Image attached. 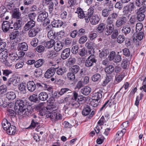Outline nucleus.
<instances>
[{"mask_svg": "<svg viewBox=\"0 0 146 146\" xmlns=\"http://www.w3.org/2000/svg\"><path fill=\"white\" fill-rule=\"evenodd\" d=\"M26 102V100L20 99L17 100L15 104V109L17 110L18 115L23 117L29 116L31 114L28 110L25 108Z\"/></svg>", "mask_w": 146, "mask_h": 146, "instance_id": "f257e3e1", "label": "nucleus"}, {"mask_svg": "<svg viewBox=\"0 0 146 146\" xmlns=\"http://www.w3.org/2000/svg\"><path fill=\"white\" fill-rule=\"evenodd\" d=\"M73 94V97L70 101L69 105L74 108H77L84 102L85 98L83 96H78V94L75 91H74Z\"/></svg>", "mask_w": 146, "mask_h": 146, "instance_id": "f03ea898", "label": "nucleus"}, {"mask_svg": "<svg viewBox=\"0 0 146 146\" xmlns=\"http://www.w3.org/2000/svg\"><path fill=\"white\" fill-rule=\"evenodd\" d=\"M88 53L90 55L88 57L85 61V65L87 67H90L93 66L94 63H96L97 60L95 56L92 53L94 52V50H89Z\"/></svg>", "mask_w": 146, "mask_h": 146, "instance_id": "7ed1b4c3", "label": "nucleus"}, {"mask_svg": "<svg viewBox=\"0 0 146 146\" xmlns=\"http://www.w3.org/2000/svg\"><path fill=\"white\" fill-rule=\"evenodd\" d=\"M46 117L47 118H50L52 121L61 119L62 116L59 113L55 112H48L46 113Z\"/></svg>", "mask_w": 146, "mask_h": 146, "instance_id": "20e7f679", "label": "nucleus"}, {"mask_svg": "<svg viewBox=\"0 0 146 146\" xmlns=\"http://www.w3.org/2000/svg\"><path fill=\"white\" fill-rule=\"evenodd\" d=\"M146 11L145 9L141 8H140L137 9L136 13L137 15V18L139 21H143L145 18V15L144 13Z\"/></svg>", "mask_w": 146, "mask_h": 146, "instance_id": "39448f33", "label": "nucleus"}, {"mask_svg": "<svg viewBox=\"0 0 146 146\" xmlns=\"http://www.w3.org/2000/svg\"><path fill=\"white\" fill-rule=\"evenodd\" d=\"M118 13L119 11L117 12L113 11V12L108 17L106 20V22H108L113 24L115 20L118 17Z\"/></svg>", "mask_w": 146, "mask_h": 146, "instance_id": "423d86ee", "label": "nucleus"}, {"mask_svg": "<svg viewBox=\"0 0 146 146\" xmlns=\"http://www.w3.org/2000/svg\"><path fill=\"white\" fill-rule=\"evenodd\" d=\"M107 26L105 34L108 36L111 35L114 30L113 24L106 22Z\"/></svg>", "mask_w": 146, "mask_h": 146, "instance_id": "0eeeda50", "label": "nucleus"}, {"mask_svg": "<svg viewBox=\"0 0 146 146\" xmlns=\"http://www.w3.org/2000/svg\"><path fill=\"white\" fill-rule=\"evenodd\" d=\"M19 82L20 80L17 77H13L10 78L7 84V85L9 87H10L11 84L16 86Z\"/></svg>", "mask_w": 146, "mask_h": 146, "instance_id": "6e6552de", "label": "nucleus"}, {"mask_svg": "<svg viewBox=\"0 0 146 146\" xmlns=\"http://www.w3.org/2000/svg\"><path fill=\"white\" fill-rule=\"evenodd\" d=\"M55 69L51 67L48 69L45 74V77L46 78H50L53 76L55 74Z\"/></svg>", "mask_w": 146, "mask_h": 146, "instance_id": "1a4fd4ad", "label": "nucleus"}, {"mask_svg": "<svg viewBox=\"0 0 146 146\" xmlns=\"http://www.w3.org/2000/svg\"><path fill=\"white\" fill-rule=\"evenodd\" d=\"M126 21V18L125 17H122L117 20L115 22V25L118 27H121L125 24Z\"/></svg>", "mask_w": 146, "mask_h": 146, "instance_id": "9d476101", "label": "nucleus"}, {"mask_svg": "<svg viewBox=\"0 0 146 146\" xmlns=\"http://www.w3.org/2000/svg\"><path fill=\"white\" fill-rule=\"evenodd\" d=\"M48 14L46 12H42L39 13L37 20L38 22H42L44 21L48 17Z\"/></svg>", "mask_w": 146, "mask_h": 146, "instance_id": "9b49d317", "label": "nucleus"}, {"mask_svg": "<svg viewBox=\"0 0 146 146\" xmlns=\"http://www.w3.org/2000/svg\"><path fill=\"white\" fill-rule=\"evenodd\" d=\"M70 49L69 48L64 49L62 52L61 55V58L63 60L67 59L69 56Z\"/></svg>", "mask_w": 146, "mask_h": 146, "instance_id": "f8f14e48", "label": "nucleus"}, {"mask_svg": "<svg viewBox=\"0 0 146 146\" xmlns=\"http://www.w3.org/2000/svg\"><path fill=\"white\" fill-rule=\"evenodd\" d=\"M143 37V32H140L139 33H134L133 36V41L134 42H136L137 40H141L142 39Z\"/></svg>", "mask_w": 146, "mask_h": 146, "instance_id": "ddd939ff", "label": "nucleus"}, {"mask_svg": "<svg viewBox=\"0 0 146 146\" xmlns=\"http://www.w3.org/2000/svg\"><path fill=\"white\" fill-rule=\"evenodd\" d=\"M27 88L30 92H33L36 89V84L33 81H29L27 84Z\"/></svg>", "mask_w": 146, "mask_h": 146, "instance_id": "4468645a", "label": "nucleus"}, {"mask_svg": "<svg viewBox=\"0 0 146 146\" xmlns=\"http://www.w3.org/2000/svg\"><path fill=\"white\" fill-rule=\"evenodd\" d=\"M35 25V21L33 20L30 21L25 24L24 27V29L25 31H28L29 29L34 27Z\"/></svg>", "mask_w": 146, "mask_h": 146, "instance_id": "2eb2a0df", "label": "nucleus"}, {"mask_svg": "<svg viewBox=\"0 0 146 146\" xmlns=\"http://www.w3.org/2000/svg\"><path fill=\"white\" fill-rule=\"evenodd\" d=\"M58 55V53L52 50L48 51L46 53V56L50 59H54L55 58L57 59Z\"/></svg>", "mask_w": 146, "mask_h": 146, "instance_id": "dca6fc26", "label": "nucleus"}, {"mask_svg": "<svg viewBox=\"0 0 146 146\" xmlns=\"http://www.w3.org/2000/svg\"><path fill=\"white\" fill-rule=\"evenodd\" d=\"M40 31V29L37 27L31 29L29 31V36L31 37H33L35 36Z\"/></svg>", "mask_w": 146, "mask_h": 146, "instance_id": "f3484780", "label": "nucleus"}, {"mask_svg": "<svg viewBox=\"0 0 146 146\" xmlns=\"http://www.w3.org/2000/svg\"><path fill=\"white\" fill-rule=\"evenodd\" d=\"M10 23L9 22L7 21H4L2 25V29L4 32H7L9 29Z\"/></svg>", "mask_w": 146, "mask_h": 146, "instance_id": "a211bd4d", "label": "nucleus"}, {"mask_svg": "<svg viewBox=\"0 0 146 146\" xmlns=\"http://www.w3.org/2000/svg\"><path fill=\"white\" fill-rule=\"evenodd\" d=\"M58 107L57 104L56 103H53L51 104L50 106L46 107L47 110H50V111L52 112H57Z\"/></svg>", "mask_w": 146, "mask_h": 146, "instance_id": "6ab92c4d", "label": "nucleus"}, {"mask_svg": "<svg viewBox=\"0 0 146 146\" xmlns=\"http://www.w3.org/2000/svg\"><path fill=\"white\" fill-rule=\"evenodd\" d=\"M28 48L27 44L25 42L19 43L18 45L17 48L19 50L26 51L27 50Z\"/></svg>", "mask_w": 146, "mask_h": 146, "instance_id": "aec40b11", "label": "nucleus"}, {"mask_svg": "<svg viewBox=\"0 0 146 146\" xmlns=\"http://www.w3.org/2000/svg\"><path fill=\"white\" fill-rule=\"evenodd\" d=\"M100 19L97 15L92 16L91 17L90 23L93 25H96L99 22Z\"/></svg>", "mask_w": 146, "mask_h": 146, "instance_id": "412c9836", "label": "nucleus"}, {"mask_svg": "<svg viewBox=\"0 0 146 146\" xmlns=\"http://www.w3.org/2000/svg\"><path fill=\"white\" fill-rule=\"evenodd\" d=\"M55 69L57 74L60 75H62L67 72L66 69L64 67L59 68L58 67Z\"/></svg>", "mask_w": 146, "mask_h": 146, "instance_id": "4be33fe9", "label": "nucleus"}, {"mask_svg": "<svg viewBox=\"0 0 146 146\" xmlns=\"http://www.w3.org/2000/svg\"><path fill=\"white\" fill-rule=\"evenodd\" d=\"M6 131L8 134L14 135L16 131V127L13 125H11Z\"/></svg>", "mask_w": 146, "mask_h": 146, "instance_id": "5701e85b", "label": "nucleus"}, {"mask_svg": "<svg viewBox=\"0 0 146 146\" xmlns=\"http://www.w3.org/2000/svg\"><path fill=\"white\" fill-rule=\"evenodd\" d=\"M102 97V95L100 91L97 92H94L92 94V100H99Z\"/></svg>", "mask_w": 146, "mask_h": 146, "instance_id": "b1692460", "label": "nucleus"}, {"mask_svg": "<svg viewBox=\"0 0 146 146\" xmlns=\"http://www.w3.org/2000/svg\"><path fill=\"white\" fill-rule=\"evenodd\" d=\"M6 97L9 100H13L16 98V95L15 92L12 91L7 92L6 94Z\"/></svg>", "mask_w": 146, "mask_h": 146, "instance_id": "393cba45", "label": "nucleus"}, {"mask_svg": "<svg viewBox=\"0 0 146 146\" xmlns=\"http://www.w3.org/2000/svg\"><path fill=\"white\" fill-rule=\"evenodd\" d=\"M63 24L62 21L59 20H55L51 23L53 27L57 28L61 27Z\"/></svg>", "mask_w": 146, "mask_h": 146, "instance_id": "a878e982", "label": "nucleus"}, {"mask_svg": "<svg viewBox=\"0 0 146 146\" xmlns=\"http://www.w3.org/2000/svg\"><path fill=\"white\" fill-rule=\"evenodd\" d=\"M91 88L88 86L82 88L81 90V92L84 95L87 96L89 94L91 91Z\"/></svg>", "mask_w": 146, "mask_h": 146, "instance_id": "bb28decb", "label": "nucleus"}, {"mask_svg": "<svg viewBox=\"0 0 146 146\" xmlns=\"http://www.w3.org/2000/svg\"><path fill=\"white\" fill-rule=\"evenodd\" d=\"M47 94L44 92H40L38 95V98L39 99L42 101H45L48 98Z\"/></svg>", "mask_w": 146, "mask_h": 146, "instance_id": "cd10ccee", "label": "nucleus"}, {"mask_svg": "<svg viewBox=\"0 0 146 146\" xmlns=\"http://www.w3.org/2000/svg\"><path fill=\"white\" fill-rule=\"evenodd\" d=\"M8 57L10 60L12 61H16L19 59L18 55L15 53H10Z\"/></svg>", "mask_w": 146, "mask_h": 146, "instance_id": "c85d7f7f", "label": "nucleus"}, {"mask_svg": "<svg viewBox=\"0 0 146 146\" xmlns=\"http://www.w3.org/2000/svg\"><path fill=\"white\" fill-rule=\"evenodd\" d=\"M115 98V96H113V97L111 96L110 98V99L107 101L103 105V106L100 108V110L101 111L106 107L107 105L108 104L110 106L112 104L114 101V100Z\"/></svg>", "mask_w": 146, "mask_h": 146, "instance_id": "c756f323", "label": "nucleus"}, {"mask_svg": "<svg viewBox=\"0 0 146 146\" xmlns=\"http://www.w3.org/2000/svg\"><path fill=\"white\" fill-rule=\"evenodd\" d=\"M2 123L3 129L6 131L11 125L10 123L6 119H4L3 120Z\"/></svg>", "mask_w": 146, "mask_h": 146, "instance_id": "7c9ffc66", "label": "nucleus"}, {"mask_svg": "<svg viewBox=\"0 0 146 146\" xmlns=\"http://www.w3.org/2000/svg\"><path fill=\"white\" fill-rule=\"evenodd\" d=\"M55 44V41L54 40L51 39L48 41L44 43V46L47 48H50L53 47Z\"/></svg>", "mask_w": 146, "mask_h": 146, "instance_id": "2f4dec72", "label": "nucleus"}, {"mask_svg": "<svg viewBox=\"0 0 146 146\" xmlns=\"http://www.w3.org/2000/svg\"><path fill=\"white\" fill-rule=\"evenodd\" d=\"M109 53V51L108 49L104 48L103 49L102 52L100 53L99 56L101 58H105Z\"/></svg>", "mask_w": 146, "mask_h": 146, "instance_id": "473e14b6", "label": "nucleus"}, {"mask_svg": "<svg viewBox=\"0 0 146 146\" xmlns=\"http://www.w3.org/2000/svg\"><path fill=\"white\" fill-rule=\"evenodd\" d=\"M112 76L110 75L107 76L106 78L103 81L102 85L103 86H105L110 82L112 80Z\"/></svg>", "mask_w": 146, "mask_h": 146, "instance_id": "72a5a7b5", "label": "nucleus"}, {"mask_svg": "<svg viewBox=\"0 0 146 146\" xmlns=\"http://www.w3.org/2000/svg\"><path fill=\"white\" fill-rule=\"evenodd\" d=\"M21 25L22 21L20 20H17L13 25L14 30H17L20 29L21 27Z\"/></svg>", "mask_w": 146, "mask_h": 146, "instance_id": "f704fd0d", "label": "nucleus"}, {"mask_svg": "<svg viewBox=\"0 0 146 146\" xmlns=\"http://www.w3.org/2000/svg\"><path fill=\"white\" fill-rule=\"evenodd\" d=\"M72 91L69 89L67 88H62L58 94L60 96L62 95L63 94L65 93H72Z\"/></svg>", "mask_w": 146, "mask_h": 146, "instance_id": "c9c22d12", "label": "nucleus"}, {"mask_svg": "<svg viewBox=\"0 0 146 146\" xmlns=\"http://www.w3.org/2000/svg\"><path fill=\"white\" fill-rule=\"evenodd\" d=\"M131 30L130 27L127 26H123L121 30L122 33L125 35L129 33L131 31Z\"/></svg>", "mask_w": 146, "mask_h": 146, "instance_id": "e433bc0d", "label": "nucleus"}, {"mask_svg": "<svg viewBox=\"0 0 146 146\" xmlns=\"http://www.w3.org/2000/svg\"><path fill=\"white\" fill-rule=\"evenodd\" d=\"M88 13L89 15V16L88 17H85V19L86 23H88L89 21L90 22L91 17L92 16L94 13V11L93 9H90L88 10Z\"/></svg>", "mask_w": 146, "mask_h": 146, "instance_id": "4c0bfd02", "label": "nucleus"}, {"mask_svg": "<svg viewBox=\"0 0 146 146\" xmlns=\"http://www.w3.org/2000/svg\"><path fill=\"white\" fill-rule=\"evenodd\" d=\"M19 90L24 93L26 92V86L25 83H21L18 86Z\"/></svg>", "mask_w": 146, "mask_h": 146, "instance_id": "58836bf2", "label": "nucleus"}, {"mask_svg": "<svg viewBox=\"0 0 146 146\" xmlns=\"http://www.w3.org/2000/svg\"><path fill=\"white\" fill-rule=\"evenodd\" d=\"M91 111V109L90 107L87 106L86 107L84 108L82 111V113L83 115L86 116L88 115Z\"/></svg>", "mask_w": 146, "mask_h": 146, "instance_id": "ea45409f", "label": "nucleus"}, {"mask_svg": "<svg viewBox=\"0 0 146 146\" xmlns=\"http://www.w3.org/2000/svg\"><path fill=\"white\" fill-rule=\"evenodd\" d=\"M114 67L112 65H110L105 68V70L107 74H110L114 72Z\"/></svg>", "mask_w": 146, "mask_h": 146, "instance_id": "a19ab883", "label": "nucleus"}, {"mask_svg": "<svg viewBox=\"0 0 146 146\" xmlns=\"http://www.w3.org/2000/svg\"><path fill=\"white\" fill-rule=\"evenodd\" d=\"M63 48V45L62 43L58 42L56 44H54V48L57 52H58L61 50Z\"/></svg>", "mask_w": 146, "mask_h": 146, "instance_id": "79ce46f5", "label": "nucleus"}, {"mask_svg": "<svg viewBox=\"0 0 146 146\" xmlns=\"http://www.w3.org/2000/svg\"><path fill=\"white\" fill-rule=\"evenodd\" d=\"M92 80L94 82H99L101 80V76L99 74H96L92 77Z\"/></svg>", "mask_w": 146, "mask_h": 146, "instance_id": "37998d69", "label": "nucleus"}, {"mask_svg": "<svg viewBox=\"0 0 146 146\" xmlns=\"http://www.w3.org/2000/svg\"><path fill=\"white\" fill-rule=\"evenodd\" d=\"M105 28V24L104 23H101L98 26L97 28V31L100 33L103 32Z\"/></svg>", "mask_w": 146, "mask_h": 146, "instance_id": "c03bdc74", "label": "nucleus"}, {"mask_svg": "<svg viewBox=\"0 0 146 146\" xmlns=\"http://www.w3.org/2000/svg\"><path fill=\"white\" fill-rule=\"evenodd\" d=\"M78 12V17L80 19H83L85 17V14L84 11L80 8H78L77 9Z\"/></svg>", "mask_w": 146, "mask_h": 146, "instance_id": "a18cd8bd", "label": "nucleus"}, {"mask_svg": "<svg viewBox=\"0 0 146 146\" xmlns=\"http://www.w3.org/2000/svg\"><path fill=\"white\" fill-rule=\"evenodd\" d=\"M19 32L18 31H15L12 32L10 35V38L11 40H13L19 36Z\"/></svg>", "mask_w": 146, "mask_h": 146, "instance_id": "49530a36", "label": "nucleus"}, {"mask_svg": "<svg viewBox=\"0 0 146 146\" xmlns=\"http://www.w3.org/2000/svg\"><path fill=\"white\" fill-rule=\"evenodd\" d=\"M80 69V67L78 66L75 65L72 67L70 70L72 73L76 74L78 72Z\"/></svg>", "mask_w": 146, "mask_h": 146, "instance_id": "de8ad7c7", "label": "nucleus"}, {"mask_svg": "<svg viewBox=\"0 0 146 146\" xmlns=\"http://www.w3.org/2000/svg\"><path fill=\"white\" fill-rule=\"evenodd\" d=\"M110 14V10L107 8H105L102 11V14L104 17H108Z\"/></svg>", "mask_w": 146, "mask_h": 146, "instance_id": "09e8293b", "label": "nucleus"}, {"mask_svg": "<svg viewBox=\"0 0 146 146\" xmlns=\"http://www.w3.org/2000/svg\"><path fill=\"white\" fill-rule=\"evenodd\" d=\"M44 61L42 59H40L36 61L34 63V66L36 68H39L43 65Z\"/></svg>", "mask_w": 146, "mask_h": 146, "instance_id": "8fccbe9b", "label": "nucleus"}, {"mask_svg": "<svg viewBox=\"0 0 146 146\" xmlns=\"http://www.w3.org/2000/svg\"><path fill=\"white\" fill-rule=\"evenodd\" d=\"M67 77L68 79L70 81H73L75 79V76L73 73L69 72L67 74Z\"/></svg>", "mask_w": 146, "mask_h": 146, "instance_id": "3c124183", "label": "nucleus"}, {"mask_svg": "<svg viewBox=\"0 0 146 146\" xmlns=\"http://www.w3.org/2000/svg\"><path fill=\"white\" fill-rule=\"evenodd\" d=\"M123 12L124 15H130L131 13L128 8V5L126 6L123 8Z\"/></svg>", "mask_w": 146, "mask_h": 146, "instance_id": "603ef678", "label": "nucleus"}, {"mask_svg": "<svg viewBox=\"0 0 146 146\" xmlns=\"http://www.w3.org/2000/svg\"><path fill=\"white\" fill-rule=\"evenodd\" d=\"M87 53V52L85 48H84L79 50L78 54L81 56L82 57L86 55Z\"/></svg>", "mask_w": 146, "mask_h": 146, "instance_id": "864d4df0", "label": "nucleus"}, {"mask_svg": "<svg viewBox=\"0 0 146 146\" xmlns=\"http://www.w3.org/2000/svg\"><path fill=\"white\" fill-rule=\"evenodd\" d=\"M29 99L31 102H36L38 101L37 98V95L35 94L29 97Z\"/></svg>", "mask_w": 146, "mask_h": 146, "instance_id": "5fc2aeb1", "label": "nucleus"}, {"mask_svg": "<svg viewBox=\"0 0 146 146\" xmlns=\"http://www.w3.org/2000/svg\"><path fill=\"white\" fill-rule=\"evenodd\" d=\"M125 39V37L123 35H119L117 38V42L120 44L122 43Z\"/></svg>", "mask_w": 146, "mask_h": 146, "instance_id": "6e6d98bb", "label": "nucleus"}, {"mask_svg": "<svg viewBox=\"0 0 146 146\" xmlns=\"http://www.w3.org/2000/svg\"><path fill=\"white\" fill-rule=\"evenodd\" d=\"M129 63L127 60H123L121 64V66L123 69H126L129 66Z\"/></svg>", "mask_w": 146, "mask_h": 146, "instance_id": "4d7b16f0", "label": "nucleus"}, {"mask_svg": "<svg viewBox=\"0 0 146 146\" xmlns=\"http://www.w3.org/2000/svg\"><path fill=\"white\" fill-rule=\"evenodd\" d=\"M98 36L97 33L94 32H91L88 36L90 40L92 41L95 39Z\"/></svg>", "mask_w": 146, "mask_h": 146, "instance_id": "13d9d810", "label": "nucleus"}, {"mask_svg": "<svg viewBox=\"0 0 146 146\" xmlns=\"http://www.w3.org/2000/svg\"><path fill=\"white\" fill-rule=\"evenodd\" d=\"M4 51H2L1 53V56H0V61L3 62L7 58V55L4 54Z\"/></svg>", "mask_w": 146, "mask_h": 146, "instance_id": "bf43d9fd", "label": "nucleus"}, {"mask_svg": "<svg viewBox=\"0 0 146 146\" xmlns=\"http://www.w3.org/2000/svg\"><path fill=\"white\" fill-rule=\"evenodd\" d=\"M95 44L92 42H87L85 44V46L88 49L92 50L93 48V46Z\"/></svg>", "mask_w": 146, "mask_h": 146, "instance_id": "052dcab7", "label": "nucleus"}, {"mask_svg": "<svg viewBox=\"0 0 146 146\" xmlns=\"http://www.w3.org/2000/svg\"><path fill=\"white\" fill-rule=\"evenodd\" d=\"M122 58L121 56L119 54H116L113 59V61L116 63L119 62L121 60Z\"/></svg>", "mask_w": 146, "mask_h": 146, "instance_id": "680f3d73", "label": "nucleus"}, {"mask_svg": "<svg viewBox=\"0 0 146 146\" xmlns=\"http://www.w3.org/2000/svg\"><path fill=\"white\" fill-rule=\"evenodd\" d=\"M36 50L38 52L40 53L43 52L45 50L44 46L40 45L38 46L36 48Z\"/></svg>", "mask_w": 146, "mask_h": 146, "instance_id": "e2e57ef3", "label": "nucleus"}, {"mask_svg": "<svg viewBox=\"0 0 146 146\" xmlns=\"http://www.w3.org/2000/svg\"><path fill=\"white\" fill-rule=\"evenodd\" d=\"M8 105L7 102L5 101L4 98H0V105L3 107H6Z\"/></svg>", "mask_w": 146, "mask_h": 146, "instance_id": "0e129e2a", "label": "nucleus"}, {"mask_svg": "<svg viewBox=\"0 0 146 146\" xmlns=\"http://www.w3.org/2000/svg\"><path fill=\"white\" fill-rule=\"evenodd\" d=\"M136 18L135 15H133L131 16L129 22L131 24H134L136 23Z\"/></svg>", "mask_w": 146, "mask_h": 146, "instance_id": "69168bd1", "label": "nucleus"}, {"mask_svg": "<svg viewBox=\"0 0 146 146\" xmlns=\"http://www.w3.org/2000/svg\"><path fill=\"white\" fill-rule=\"evenodd\" d=\"M55 34V32L53 31H50L48 32V37L49 38L52 39L53 38H54Z\"/></svg>", "mask_w": 146, "mask_h": 146, "instance_id": "338daca9", "label": "nucleus"}, {"mask_svg": "<svg viewBox=\"0 0 146 146\" xmlns=\"http://www.w3.org/2000/svg\"><path fill=\"white\" fill-rule=\"evenodd\" d=\"M7 89L6 86L2 85L0 86V94H3L7 92Z\"/></svg>", "mask_w": 146, "mask_h": 146, "instance_id": "774afa93", "label": "nucleus"}]
</instances>
